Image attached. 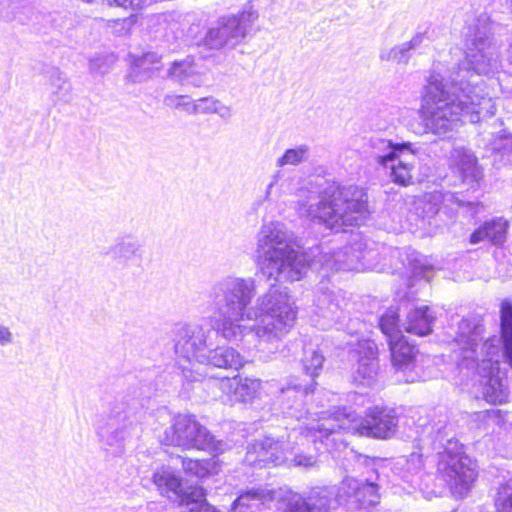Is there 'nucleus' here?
<instances>
[{
	"mask_svg": "<svg viewBox=\"0 0 512 512\" xmlns=\"http://www.w3.org/2000/svg\"><path fill=\"white\" fill-rule=\"evenodd\" d=\"M466 65L443 72L434 65L421 96L420 117L426 133L449 138L464 120L479 123L496 113L501 92L497 79L484 81L500 69V52L487 18H479L465 33Z\"/></svg>",
	"mask_w": 512,
	"mask_h": 512,
	"instance_id": "obj_1",
	"label": "nucleus"
},
{
	"mask_svg": "<svg viewBox=\"0 0 512 512\" xmlns=\"http://www.w3.org/2000/svg\"><path fill=\"white\" fill-rule=\"evenodd\" d=\"M252 277L226 276L211 292L216 332L244 348L261 350L263 344L282 340L294 326L296 308L286 288L275 284L258 296Z\"/></svg>",
	"mask_w": 512,
	"mask_h": 512,
	"instance_id": "obj_2",
	"label": "nucleus"
},
{
	"mask_svg": "<svg viewBox=\"0 0 512 512\" xmlns=\"http://www.w3.org/2000/svg\"><path fill=\"white\" fill-rule=\"evenodd\" d=\"M501 339L497 336L484 339V326L476 317L463 318L453 339L452 359L467 378L477 376L485 401L503 404L509 392L505 373L500 369L503 356L512 367V302L504 300L500 309Z\"/></svg>",
	"mask_w": 512,
	"mask_h": 512,
	"instance_id": "obj_3",
	"label": "nucleus"
},
{
	"mask_svg": "<svg viewBox=\"0 0 512 512\" xmlns=\"http://www.w3.org/2000/svg\"><path fill=\"white\" fill-rule=\"evenodd\" d=\"M417 428L414 445L417 451L400 457L394 464V473L413 487L420 486L424 457L435 453L438 475L448 484L455 497L466 496L477 476L476 465L465 454L452 426L440 420L421 423Z\"/></svg>",
	"mask_w": 512,
	"mask_h": 512,
	"instance_id": "obj_4",
	"label": "nucleus"
},
{
	"mask_svg": "<svg viewBox=\"0 0 512 512\" xmlns=\"http://www.w3.org/2000/svg\"><path fill=\"white\" fill-rule=\"evenodd\" d=\"M276 498L281 500L284 512H330L337 505H345L353 512H366L380 502V493L375 480L353 477L344 478L338 487L317 486L303 493L258 487L241 493L231 512H261L262 506Z\"/></svg>",
	"mask_w": 512,
	"mask_h": 512,
	"instance_id": "obj_5",
	"label": "nucleus"
},
{
	"mask_svg": "<svg viewBox=\"0 0 512 512\" xmlns=\"http://www.w3.org/2000/svg\"><path fill=\"white\" fill-rule=\"evenodd\" d=\"M270 394L275 396L274 406L279 410L284 417L297 420V426L291 428L287 435V441L283 439H274L266 436L263 439H257L247 446V452L244 461L254 467H264L268 464L279 465L287 459L289 451L294 449V445L298 444L296 439L301 436L303 440L312 441L316 445V449L320 452H326L324 445L319 438L320 433L307 429L309 422L317 423L325 411L306 415L304 398L309 392H312V384L302 385L296 383L294 379L287 381L285 385H279L276 381H268L264 387ZM328 413H334L333 410H328ZM283 438V436L281 437Z\"/></svg>",
	"mask_w": 512,
	"mask_h": 512,
	"instance_id": "obj_6",
	"label": "nucleus"
},
{
	"mask_svg": "<svg viewBox=\"0 0 512 512\" xmlns=\"http://www.w3.org/2000/svg\"><path fill=\"white\" fill-rule=\"evenodd\" d=\"M295 210L301 218L339 232L357 226L368 213V196L355 185L340 186L322 177L305 180L295 192Z\"/></svg>",
	"mask_w": 512,
	"mask_h": 512,
	"instance_id": "obj_7",
	"label": "nucleus"
},
{
	"mask_svg": "<svg viewBox=\"0 0 512 512\" xmlns=\"http://www.w3.org/2000/svg\"><path fill=\"white\" fill-rule=\"evenodd\" d=\"M397 422L395 411L387 407L369 408L363 419L358 418L351 409L338 407L334 408V413H322L316 424L309 422L307 429L319 432L325 451L333 453L346 448L342 432L386 439L395 433Z\"/></svg>",
	"mask_w": 512,
	"mask_h": 512,
	"instance_id": "obj_8",
	"label": "nucleus"
},
{
	"mask_svg": "<svg viewBox=\"0 0 512 512\" xmlns=\"http://www.w3.org/2000/svg\"><path fill=\"white\" fill-rule=\"evenodd\" d=\"M261 273L267 279L294 282L310 267L309 257L295 248L294 233L279 221L263 223L256 235Z\"/></svg>",
	"mask_w": 512,
	"mask_h": 512,
	"instance_id": "obj_9",
	"label": "nucleus"
},
{
	"mask_svg": "<svg viewBox=\"0 0 512 512\" xmlns=\"http://www.w3.org/2000/svg\"><path fill=\"white\" fill-rule=\"evenodd\" d=\"M388 249L382 244L363 237L360 234H352L349 243L333 252H324L320 258L322 277L327 276L329 271L338 270H377L382 271L386 263L380 266V262L385 260ZM393 256L401 254L398 248L389 249Z\"/></svg>",
	"mask_w": 512,
	"mask_h": 512,
	"instance_id": "obj_10",
	"label": "nucleus"
},
{
	"mask_svg": "<svg viewBox=\"0 0 512 512\" xmlns=\"http://www.w3.org/2000/svg\"><path fill=\"white\" fill-rule=\"evenodd\" d=\"M323 277L314 292L311 321L321 330L336 327L349 335L362 334L367 325L358 317L351 318L345 307L347 302L340 289L329 287V282Z\"/></svg>",
	"mask_w": 512,
	"mask_h": 512,
	"instance_id": "obj_11",
	"label": "nucleus"
},
{
	"mask_svg": "<svg viewBox=\"0 0 512 512\" xmlns=\"http://www.w3.org/2000/svg\"><path fill=\"white\" fill-rule=\"evenodd\" d=\"M140 417L123 402H114L97 423V435L105 451L114 456L122 455L126 442L138 437Z\"/></svg>",
	"mask_w": 512,
	"mask_h": 512,
	"instance_id": "obj_12",
	"label": "nucleus"
},
{
	"mask_svg": "<svg viewBox=\"0 0 512 512\" xmlns=\"http://www.w3.org/2000/svg\"><path fill=\"white\" fill-rule=\"evenodd\" d=\"M161 441L165 445L177 446L184 450H202L211 454H221L228 444L222 440L215 439V436L202 425L194 415H176L170 427L162 436Z\"/></svg>",
	"mask_w": 512,
	"mask_h": 512,
	"instance_id": "obj_13",
	"label": "nucleus"
},
{
	"mask_svg": "<svg viewBox=\"0 0 512 512\" xmlns=\"http://www.w3.org/2000/svg\"><path fill=\"white\" fill-rule=\"evenodd\" d=\"M152 481L158 491L168 498H176L185 506L182 512H219L206 501L202 487L190 485L184 487L182 479L170 467H161L154 471Z\"/></svg>",
	"mask_w": 512,
	"mask_h": 512,
	"instance_id": "obj_14",
	"label": "nucleus"
},
{
	"mask_svg": "<svg viewBox=\"0 0 512 512\" xmlns=\"http://www.w3.org/2000/svg\"><path fill=\"white\" fill-rule=\"evenodd\" d=\"M257 19L252 8L220 17L216 26L208 29L204 43L210 49H233L245 40Z\"/></svg>",
	"mask_w": 512,
	"mask_h": 512,
	"instance_id": "obj_15",
	"label": "nucleus"
},
{
	"mask_svg": "<svg viewBox=\"0 0 512 512\" xmlns=\"http://www.w3.org/2000/svg\"><path fill=\"white\" fill-rule=\"evenodd\" d=\"M415 208L417 211H421L423 218L430 221L431 218L440 214H444L451 219L460 209H465L474 216L479 213L483 206L479 202L466 201L457 193L435 190L419 197L415 202Z\"/></svg>",
	"mask_w": 512,
	"mask_h": 512,
	"instance_id": "obj_16",
	"label": "nucleus"
},
{
	"mask_svg": "<svg viewBox=\"0 0 512 512\" xmlns=\"http://www.w3.org/2000/svg\"><path fill=\"white\" fill-rule=\"evenodd\" d=\"M211 331L205 330L198 324H183L174 329L175 353L187 360L202 364L207 361V352L211 343L208 342Z\"/></svg>",
	"mask_w": 512,
	"mask_h": 512,
	"instance_id": "obj_17",
	"label": "nucleus"
},
{
	"mask_svg": "<svg viewBox=\"0 0 512 512\" xmlns=\"http://www.w3.org/2000/svg\"><path fill=\"white\" fill-rule=\"evenodd\" d=\"M351 357L357 362L352 374L354 383L363 387H374L379 373L375 342L370 339H358L351 349Z\"/></svg>",
	"mask_w": 512,
	"mask_h": 512,
	"instance_id": "obj_18",
	"label": "nucleus"
},
{
	"mask_svg": "<svg viewBox=\"0 0 512 512\" xmlns=\"http://www.w3.org/2000/svg\"><path fill=\"white\" fill-rule=\"evenodd\" d=\"M448 165L459 181L471 189L480 187L483 172L474 153L464 146H454L450 151Z\"/></svg>",
	"mask_w": 512,
	"mask_h": 512,
	"instance_id": "obj_19",
	"label": "nucleus"
},
{
	"mask_svg": "<svg viewBox=\"0 0 512 512\" xmlns=\"http://www.w3.org/2000/svg\"><path fill=\"white\" fill-rule=\"evenodd\" d=\"M213 383L224 394L229 396L231 400L238 402L251 401L262 388V383L259 379L249 377L242 378L240 376L215 379Z\"/></svg>",
	"mask_w": 512,
	"mask_h": 512,
	"instance_id": "obj_20",
	"label": "nucleus"
},
{
	"mask_svg": "<svg viewBox=\"0 0 512 512\" xmlns=\"http://www.w3.org/2000/svg\"><path fill=\"white\" fill-rule=\"evenodd\" d=\"M168 74L182 86L201 87L206 83L205 72L193 57L173 62Z\"/></svg>",
	"mask_w": 512,
	"mask_h": 512,
	"instance_id": "obj_21",
	"label": "nucleus"
},
{
	"mask_svg": "<svg viewBox=\"0 0 512 512\" xmlns=\"http://www.w3.org/2000/svg\"><path fill=\"white\" fill-rule=\"evenodd\" d=\"M369 147L375 162L383 168H388V165L396 162L397 156L405 152V149H411V142L393 143L389 139L376 136L370 138Z\"/></svg>",
	"mask_w": 512,
	"mask_h": 512,
	"instance_id": "obj_22",
	"label": "nucleus"
},
{
	"mask_svg": "<svg viewBox=\"0 0 512 512\" xmlns=\"http://www.w3.org/2000/svg\"><path fill=\"white\" fill-rule=\"evenodd\" d=\"M393 366L402 372L413 370L417 349L410 344L403 334L388 341Z\"/></svg>",
	"mask_w": 512,
	"mask_h": 512,
	"instance_id": "obj_23",
	"label": "nucleus"
},
{
	"mask_svg": "<svg viewBox=\"0 0 512 512\" xmlns=\"http://www.w3.org/2000/svg\"><path fill=\"white\" fill-rule=\"evenodd\" d=\"M507 229L508 221L502 217L486 221L470 235V243L477 244L487 240L494 245H501L506 240Z\"/></svg>",
	"mask_w": 512,
	"mask_h": 512,
	"instance_id": "obj_24",
	"label": "nucleus"
},
{
	"mask_svg": "<svg viewBox=\"0 0 512 512\" xmlns=\"http://www.w3.org/2000/svg\"><path fill=\"white\" fill-rule=\"evenodd\" d=\"M487 148L493 156V165L496 167L512 166V135L502 129L497 135L490 133Z\"/></svg>",
	"mask_w": 512,
	"mask_h": 512,
	"instance_id": "obj_25",
	"label": "nucleus"
},
{
	"mask_svg": "<svg viewBox=\"0 0 512 512\" xmlns=\"http://www.w3.org/2000/svg\"><path fill=\"white\" fill-rule=\"evenodd\" d=\"M416 153L417 149L414 144L411 143V149H405L401 155H398L396 162H392L388 165L391 169L390 177L394 183L402 186H407L412 180V171L416 164Z\"/></svg>",
	"mask_w": 512,
	"mask_h": 512,
	"instance_id": "obj_26",
	"label": "nucleus"
},
{
	"mask_svg": "<svg viewBox=\"0 0 512 512\" xmlns=\"http://www.w3.org/2000/svg\"><path fill=\"white\" fill-rule=\"evenodd\" d=\"M202 365L238 370L244 365V358L232 347L219 346L212 349L211 346L207 352V361L202 362Z\"/></svg>",
	"mask_w": 512,
	"mask_h": 512,
	"instance_id": "obj_27",
	"label": "nucleus"
},
{
	"mask_svg": "<svg viewBox=\"0 0 512 512\" xmlns=\"http://www.w3.org/2000/svg\"><path fill=\"white\" fill-rule=\"evenodd\" d=\"M435 315L428 306H421L411 310L403 324L408 333L418 336L428 335L432 331Z\"/></svg>",
	"mask_w": 512,
	"mask_h": 512,
	"instance_id": "obj_28",
	"label": "nucleus"
},
{
	"mask_svg": "<svg viewBox=\"0 0 512 512\" xmlns=\"http://www.w3.org/2000/svg\"><path fill=\"white\" fill-rule=\"evenodd\" d=\"M52 100L55 103H69L72 100V87L67 77L57 68L49 72Z\"/></svg>",
	"mask_w": 512,
	"mask_h": 512,
	"instance_id": "obj_29",
	"label": "nucleus"
},
{
	"mask_svg": "<svg viewBox=\"0 0 512 512\" xmlns=\"http://www.w3.org/2000/svg\"><path fill=\"white\" fill-rule=\"evenodd\" d=\"M160 56L156 52H146L139 57H135L129 77L133 82H141L150 77L153 70L152 65L158 63Z\"/></svg>",
	"mask_w": 512,
	"mask_h": 512,
	"instance_id": "obj_30",
	"label": "nucleus"
},
{
	"mask_svg": "<svg viewBox=\"0 0 512 512\" xmlns=\"http://www.w3.org/2000/svg\"><path fill=\"white\" fill-rule=\"evenodd\" d=\"M140 252V243L130 238H122L111 247L113 258L121 264L127 263L132 258L139 257Z\"/></svg>",
	"mask_w": 512,
	"mask_h": 512,
	"instance_id": "obj_31",
	"label": "nucleus"
},
{
	"mask_svg": "<svg viewBox=\"0 0 512 512\" xmlns=\"http://www.w3.org/2000/svg\"><path fill=\"white\" fill-rule=\"evenodd\" d=\"M303 370L306 375L311 377L312 389L315 386V377H317L322 370L324 363V356L320 351L314 349L311 345L304 347V356L302 359Z\"/></svg>",
	"mask_w": 512,
	"mask_h": 512,
	"instance_id": "obj_32",
	"label": "nucleus"
},
{
	"mask_svg": "<svg viewBox=\"0 0 512 512\" xmlns=\"http://www.w3.org/2000/svg\"><path fill=\"white\" fill-rule=\"evenodd\" d=\"M500 414L501 410L499 409H487L471 413L468 415V425L471 429L487 430L492 424H500Z\"/></svg>",
	"mask_w": 512,
	"mask_h": 512,
	"instance_id": "obj_33",
	"label": "nucleus"
},
{
	"mask_svg": "<svg viewBox=\"0 0 512 512\" xmlns=\"http://www.w3.org/2000/svg\"><path fill=\"white\" fill-rule=\"evenodd\" d=\"M378 325L387 341L402 334L398 309L390 307L379 318Z\"/></svg>",
	"mask_w": 512,
	"mask_h": 512,
	"instance_id": "obj_34",
	"label": "nucleus"
},
{
	"mask_svg": "<svg viewBox=\"0 0 512 512\" xmlns=\"http://www.w3.org/2000/svg\"><path fill=\"white\" fill-rule=\"evenodd\" d=\"M310 147L307 144H300L294 148L285 150L282 156L276 160V166L282 168L287 165L297 166L309 159Z\"/></svg>",
	"mask_w": 512,
	"mask_h": 512,
	"instance_id": "obj_35",
	"label": "nucleus"
},
{
	"mask_svg": "<svg viewBox=\"0 0 512 512\" xmlns=\"http://www.w3.org/2000/svg\"><path fill=\"white\" fill-rule=\"evenodd\" d=\"M290 179L284 177L281 170L274 172L265 190V200H270L273 197H280L290 192Z\"/></svg>",
	"mask_w": 512,
	"mask_h": 512,
	"instance_id": "obj_36",
	"label": "nucleus"
},
{
	"mask_svg": "<svg viewBox=\"0 0 512 512\" xmlns=\"http://www.w3.org/2000/svg\"><path fill=\"white\" fill-rule=\"evenodd\" d=\"M412 56V51L405 43L395 45L392 48H385L380 51L381 61H391L398 64H407Z\"/></svg>",
	"mask_w": 512,
	"mask_h": 512,
	"instance_id": "obj_37",
	"label": "nucleus"
},
{
	"mask_svg": "<svg viewBox=\"0 0 512 512\" xmlns=\"http://www.w3.org/2000/svg\"><path fill=\"white\" fill-rule=\"evenodd\" d=\"M495 504L498 512H512V479L499 487Z\"/></svg>",
	"mask_w": 512,
	"mask_h": 512,
	"instance_id": "obj_38",
	"label": "nucleus"
},
{
	"mask_svg": "<svg viewBox=\"0 0 512 512\" xmlns=\"http://www.w3.org/2000/svg\"><path fill=\"white\" fill-rule=\"evenodd\" d=\"M184 471L192 476L203 478L208 474L207 463L194 459H182Z\"/></svg>",
	"mask_w": 512,
	"mask_h": 512,
	"instance_id": "obj_39",
	"label": "nucleus"
},
{
	"mask_svg": "<svg viewBox=\"0 0 512 512\" xmlns=\"http://www.w3.org/2000/svg\"><path fill=\"white\" fill-rule=\"evenodd\" d=\"M149 26L155 33H163L164 36H167V30L172 29L173 26H176V23H172L169 20V15L167 14H156L150 17Z\"/></svg>",
	"mask_w": 512,
	"mask_h": 512,
	"instance_id": "obj_40",
	"label": "nucleus"
},
{
	"mask_svg": "<svg viewBox=\"0 0 512 512\" xmlns=\"http://www.w3.org/2000/svg\"><path fill=\"white\" fill-rule=\"evenodd\" d=\"M164 104L168 107L179 108L189 114H193L192 109L189 108V106H194V101H191L188 96L166 95L164 98Z\"/></svg>",
	"mask_w": 512,
	"mask_h": 512,
	"instance_id": "obj_41",
	"label": "nucleus"
},
{
	"mask_svg": "<svg viewBox=\"0 0 512 512\" xmlns=\"http://www.w3.org/2000/svg\"><path fill=\"white\" fill-rule=\"evenodd\" d=\"M217 99L213 97H204L194 101V106H189L192 109V113L209 114L214 113L216 110Z\"/></svg>",
	"mask_w": 512,
	"mask_h": 512,
	"instance_id": "obj_42",
	"label": "nucleus"
},
{
	"mask_svg": "<svg viewBox=\"0 0 512 512\" xmlns=\"http://www.w3.org/2000/svg\"><path fill=\"white\" fill-rule=\"evenodd\" d=\"M133 24L134 21L131 17L108 21V26L113 30V33L119 36L129 33Z\"/></svg>",
	"mask_w": 512,
	"mask_h": 512,
	"instance_id": "obj_43",
	"label": "nucleus"
},
{
	"mask_svg": "<svg viewBox=\"0 0 512 512\" xmlns=\"http://www.w3.org/2000/svg\"><path fill=\"white\" fill-rule=\"evenodd\" d=\"M109 6L116 5L125 9H141L143 8L147 0H105Z\"/></svg>",
	"mask_w": 512,
	"mask_h": 512,
	"instance_id": "obj_44",
	"label": "nucleus"
},
{
	"mask_svg": "<svg viewBox=\"0 0 512 512\" xmlns=\"http://www.w3.org/2000/svg\"><path fill=\"white\" fill-rule=\"evenodd\" d=\"M14 343V334L11 329L0 323V347H7Z\"/></svg>",
	"mask_w": 512,
	"mask_h": 512,
	"instance_id": "obj_45",
	"label": "nucleus"
},
{
	"mask_svg": "<svg viewBox=\"0 0 512 512\" xmlns=\"http://www.w3.org/2000/svg\"><path fill=\"white\" fill-rule=\"evenodd\" d=\"M294 465L309 468L315 465L316 458L313 455L296 454L293 459Z\"/></svg>",
	"mask_w": 512,
	"mask_h": 512,
	"instance_id": "obj_46",
	"label": "nucleus"
},
{
	"mask_svg": "<svg viewBox=\"0 0 512 512\" xmlns=\"http://www.w3.org/2000/svg\"><path fill=\"white\" fill-rule=\"evenodd\" d=\"M426 34L425 33H422V32H419V33H416L410 41H407V42H404L407 47L413 52L415 51L417 48H419L423 42L425 41L426 39Z\"/></svg>",
	"mask_w": 512,
	"mask_h": 512,
	"instance_id": "obj_47",
	"label": "nucleus"
},
{
	"mask_svg": "<svg viewBox=\"0 0 512 512\" xmlns=\"http://www.w3.org/2000/svg\"><path fill=\"white\" fill-rule=\"evenodd\" d=\"M426 34L425 33H422V32H419V33H416L410 41H407V42H404L407 47L413 52L415 51L417 48H419L423 42L425 41L426 39Z\"/></svg>",
	"mask_w": 512,
	"mask_h": 512,
	"instance_id": "obj_48",
	"label": "nucleus"
},
{
	"mask_svg": "<svg viewBox=\"0 0 512 512\" xmlns=\"http://www.w3.org/2000/svg\"><path fill=\"white\" fill-rule=\"evenodd\" d=\"M183 375L190 382L201 381L205 377L203 373L188 367H183Z\"/></svg>",
	"mask_w": 512,
	"mask_h": 512,
	"instance_id": "obj_49",
	"label": "nucleus"
},
{
	"mask_svg": "<svg viewBox=\"0 0 512 512\" xmlns=\"http://www.w3.org/2000/svg\"><path fill=\"white\" fill-rule=\"evenodd\" d=\"M89 67L92 72H96L99 74H104L108 70V68L104 66V59L102 58L91 59Z\"/></svg>",
	"mask_w": 512,
	"mask_h": 512,
	"instance_id": "obj_50",
	"label": "nucleus"
},
{
	"mask_svg": "<svg viewBox=\"0 0 512 512\" xmlns=\"http://www.w3.org/2000/svg\"><path fill=\"white\" fill-rule=\"evenodd\" d=\"M214 113L218 114L223 119H228L232 115V110L229 106H226L217 100L216 110Z\"/></svg>",
	"mask_w": 512,
	"mask_h": 512,
	"instance_id": "obj_51",
	"label": "nucleus"
},
{
	"mask_svg": "<svg viewBox=\"0 0 512 512\" xmlns=\"http://www.w3.org/2000/svg\"><path fill=\"white\" fill-rule=\"evenodd\" d=\"M362 458L366 461V457H363L362 455H359V456H358V459H359V460H361Z\"/></svg>",
	"mask_w": 512,
	"mask_h": 512,
	"instance_id": "obj_52",
	"label": "nucleus"
},
{
	"mask_svg": "<svg viewBox=\"0 0 512 512\" xmlns=\"http://www.w3.org/2000/svg\"><path fill=\"white\" fill-rule=\"evenodd\" d=\"M417 260V257H414L412 260H410V264L412 263V261H416Z\"/></svg>",
	"mask_w": 512,
	"mask_h": 512,
	"instance_id": "obj_53",
	"label": "nucleus"
}]
</instances>
